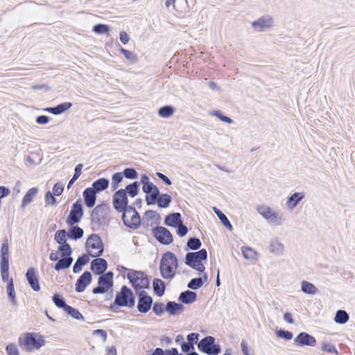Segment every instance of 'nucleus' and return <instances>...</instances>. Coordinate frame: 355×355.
Returning a JSON list of instances; mask_svg holds the SVG:
<instances>
[{
    "label": "nucleus",
    "mask_w": 355,
    "mask_h": 355,
    "mask_svg": "<svg viewBox=\"0 0 355 355\" xmlns=\"http://www.w3.org/2000/svg\"><path fill=\"white\" fill-rule=\"evenodd\" d=\"M120 51L123 54L125 58L130 60L132 63L137 62V55L135 53L123 48H121Z\"/></svg>",
    "instance_id": "55"
},
{
    "label": "nucleus",
    "mask_w": 355,
    "mask_h": 355,
    "mask_svg": "<svg viewBox=\"0 0 355 355\" xmlns=\"http://www.w3.org/2000/svg\"><path fill=\"white\" fill-rule=\"evenodd\" d=\"M67 233L66 230H60L55 232L54 239L55 241L60 245L67 243Z\"/></svg>",
    "instance_id": "46"
},
{
    "label": "nucleus",
    "mask_w": 355,
    "mask_h": 355,
    "mask_svg": "<svg viewBox=\"0 0 355 355\" xmlns=\"http://www.w3.org/2000/svg\"><path fill=\"white\" fill-rule=\"evenodd\" d=\"M159 219V214L153 210L146 211L144 216V220H146L148 222L150 221L151 223H157Z\"/></svg>",
    "instance_id": "42"
},
{
    "label": "nucleus",
    "mask_w": 355,
    "mask_h": 355,
    "mask_svg": "<svg viewBox=\"0 0 355 355\" xmlns=\"http://www.w3.org/2000/svg\"><path fill=\"white\" fill-rule=\"evenodd\" d=\"M138 183L135 182L128 185L124 190L126 191V193H128L131 197L133 198L138 193Z\"/></svg>",
    "instance_id": "48"
},
{
    "label": "nucleus",
    "mask_w": 355,
    "mask_h": 355,
    "mask_svg": "<svg viewBox=\"0 0 355 355\" xmlns=\"http://www.w3.org/2000/svg\"><path fill=\"white\" fill-rule=\"evenodd\" d=\"M277 337L283 338L286 340H291L293 338V334L291 331L279 329L276 331Z\"/></svg>",
    "instance_id": "56"
},
{
    "label": "nucleus",
    "mask_w": 355,
    "mask_h": 355,
    "mask_svg": "<svg viewBox=\"0 0 355 355\" xmlns=\"http://www.w3.org/2000/svg\"><path fill=\"white\" fill-rule=\"evenodd\" d=\"M137 295L138 303L137 307L138 311L141 313H146L152 306L153 298L144 291L137 292Z\"/></svg>",
    "instance_id": "12"
},
{
    "label": "nucleus",
    "mask_w": 355,
    "mask_h": 355,
    "mask_svg": "<svg viewBox=\"0 0 355 355\" xmlns=\"http://www.w3.org/2000/svg\"><path fill=\"white\" fill-rule=\"evenodd\" d=\"M203 285L202 278H193L189 282L187 287L192 290H197Z\"/></svg>",
    "instance_id": "49"
},
{
    "label": "nucleus",
    "mask_w": 355,
    "mask_h": 355,
    "mask_svg": "<svg viewBox=\"0 0 355 355\" xmlns=\"http://www.w3.org/2000/svg\"><path fill=\"white\" fill-rule=\"evenodd\" d=\"M165 310L171 315H175L184 311V306L182 304L170 301L165 306Z\"/></svg>",
    "instance_id": "22"
},
{
    "label": "nucleus",
    "mask_w": 355,
    "mask_h": 355,
    "mask_svg": "<svg viewBox=\"0 0 355 355\" xmlns=\"http://www.w3.org/2000/svg\"><path fill=\"white\" fill-rule=\"evenodd\" d=\"M210 114L216 116L220 121L225 122L228 124H231L233 123L232 119H230L228 116H224L220 110L212 111L211 112H210Z\"/></svg>",
    "instance_id": "52"
},
{
    "label": "nucleus",
    "mask_w": 355,
    "mask_h": 355,
    "mask_svg": "<svg viewBox=\"0 0 355 355\" xmlns=\"http://www.w3.org/2000/svg\"><path fill=\"white\" fill-rule=\"evenodd\" d=\"M73 262V258L71 257H63L62 259L58 261L55 263L54 268L55 270H60L68 268Z\"/></svg>",
    "instance_id": "30"
},
{
    "label": "nucleus",
    "mask_w": 355,
    "mask_h": 355,
    "mask_svg": "<svg viewBox=\"0 0 355 355\" xmlns=\"http://www.w3.org/2000/svg\"><path fill=\"white\" fill-rule=\"evenodd\" d=\"M153 234L156 239L162 244L168 245L173 241V236L166 227H157L154 228Z\"/></svg>",
    "instance_id": "14"
},
{
    "label": "nucleus",
    "mask_w": 355,
    "mask_h": 355,
    "mask_svg": "<svg viewBox=\"0 0 355 355\" xmlns=\"http://www.w3.org/2000/svg\"><path fill=\"white\" fill-rule=\"evenodd\" d=\"M107 268V261L104 259L96 258L91 263L92 270L98 275L103 274Z\"/></svg>",
    "instance_id": "18"
},
{
    "label": "nucleus",
    "mask_w": 355,
    "mask_h": 355,
    "mask_svg": "<svg viewBox=\"0 0 355 355\" xmlns=\"http://www.w3.org/2000/svg\"><path fill=\"white\" fill-rule=\"evenodd\" d=\"M83 216V208L81 202L77 200L74 202L67 218L66 223L68 225H73L78 223Z\"/></svg>",
    "instance_id": "9"
},
{
    "label": "nucleus",
    "mask_w": 355,
    "mask_h": 355,
    "mask_svg": "<svg viewBox=\"0 0 355 355\" xmlns=\"http://www.w3.org/2000/svg\"><path fill=\"white\" fill-rule=\"evenodd\" d=\"M301 290L303 293L309 295H315L318 291L314 284L304 280L302 282Z\"/></svg>",
    "instance_id": "37"
},
{
    "label": "nucleus",
    "mask_w": 355,
    "mask_h": 355,
    "mask_svg": "<svg viewBox=\"0 0 355 355\" xmlns=\"http://www.w3.org/2000/svg\"><path fill=\"white\" fill-rule=\"evenodd\" d=\"M153 286L155 293L161 297L164 294L165 284L160 279H154L153 282Z\"/></svg>",
    "instance_id": "34"
},
{
    "label": "nucleus",
    "mask_w": 355,
    "mask_h": 355,
    "mask_svg": "<svg viewBox=\"0 0 355 355\" xmlns=\"http://www.w3.org/2000/svg\"><path fill=\"white\" fill-rule=\"evenodd\" d=\"M26 277L31 288L35 291H39L40 290V286L39 284V277L35 269L34 268H29L27 270Z\"/></svg>",
    "instance_id": "17"
},
{
    "label": "nucleus",
    "mask_w": 355,
    "mask_h": 355,
    "mask_svg": "<svg viewBox=\"0 0 355 355\" xmlns=\"http://www.w3.org/2000/svg\"><path fill=\"white\" fill-rule=\"evenodd\" d=\"M304 198V194L303 193H294L287 199L286 202V208L293 210Z\"/></svg>",
    "instance_id": "20"
},
{
    "label": "nucleus",
    "mask_w": 355,
    "mask_h": 355,
    "mask_svg": "<svg viewBox=\"0 0 355 355\" xmlns=\"http://www.w3.org/2000/svg\"><path fill=\"white\" fill-rule=\"evenodd\" d=\"M241 252L243 257L248 260H256L257 259V252L250 247H243Z\"/></svg>",
    "instance_id": "41"
},
{
    "label": "nucleus",
    "mask_w": 355,
    "mask_h": 355,
    "mask_svg": "<svg viewBox=\"0 0 355 355\" xmlns=\"http://www.w3.org/2000/svg\"><path fill=\"white\" fill-rule=\"evenodd\" d=\"M105 216L104 207L101 205L96 206L91 214V220L92 223L99 224Z\"/></svg>",
    "instance_id": "21"
},
{
    "label": "nucleus",
    "mask_w": 355,
    "mask_h": 355,
    "mask_svg": "<svg viewBox=\"0 0 355 355\" xmlns=\"http://www.w3.org/2000/svg\"><path fill=\"white\" fill-rule=\"evenodd\" d=\"M128 198L124 189L118 190L113 196V206L119 212H123L128 208Z\"/></svg>",
    "instance_id": "11"
},
{
    "label": "nucleus",
    "mask_w": 355,
    "mask_h": 355,
    "mask_svg": "<svg viewBox=\"0 0 355 355\" xmlns=\"http://www.w3.org/2000/svg\"><path fill=\"white\" fill-rule=\"evenodd\" d=\"M198 348L209 355H218L220 352V346L215 343V338L211 336L202 338L198 343Z\"/></svg>",
    "instance_id": "7"
},
{
    "label": "nucleus",
    "mask_w": 355,
    "mask_h": 355,
    "mask_svg": "<svg viewBox=\"0 0 355 355\" xmlns=\"http://www.w3.org/2000/svg\"><path fill=\"white\" fill-rule=\"evenodd\" d=\"M135 298L132 291L126 286H123L114 299V303L111 307L114 308V306H126L132 308L135 306Z\"/></svg>",
    "instance_id": "3"
},
{
    "label": "nucleus",
    "mask_w": 355,
    "mask_h": 355,
    "mask_svg": "<svg viewBox=\"0 0 355 355\" xmlns=\"http://www.w3.org/2000/svg\"><path fill=\"white\" fill-rule=\"evenodd\" d=\"M58 250L62 252V257H71L72 253L71 248L69 244L67 243L60 244V245L58 247Z\"/></svg>",
    "instance_id": "53"
},
{
    "label": "nucleus",
    "mask_w": 355,
    "mask_h": 355,
    "mask_svg": "<svg viewBox=\"0 0 355 355\" xmlns=\"http://www.w3.org/2000/svg\"><path fill=\"white\" fill-rule=\"evenodd\" d=\"M96 192L90 187L86 188L84 190L83 196L85 203L88 207H92L94 206L96 199Z\"/></svg>",
    "instance_id": "19"
},
{
    "label": "nucleus",
    "mask_w": 355,
    "mask_h": 355,
    "mask_svg": "<svg viewBox=\"0 0 355 355\" xmlns=\"http://www.w3.org/2000/svg\"><path fill=\"white\" fill-rule=\"evenodd\" d=\"M207 252L205 249H201L198 252H188L185 257V263L188 266L207 260Z\"/></svg>",
    "instance_id": "13"
},
{
    "label": "nucleus",
    "mask_w": 355,
    "mask_h": 355,
    "mask_svg": "<svg viewBox=\"0 0 355 355\" xmlns=\"http://www.w3.org/2000/svg\"><path fill=\"white\" fill-rule=\"evenodd\" d=\"M92 278V276L90 272H84L76 282V291L78 293L83 292L91 283Z\"/></svg>",
    "instance_id": "16"
},
{
    "label": "nucleus",
    "mask_w": 355,
    "mask_h": 355,
    "mask_svg": "<svg viewBox=\"0 0 355 355\" xmlns=\"http://www.w3.org/2000/svg\"><path fill=\"white\" fill-rule=\"evenodd\" d=\"M54 196L53 193H52L49 191L46 193L45 201L46 204L50 205H55L57 204V201Z\"/></svg>",
    "instance_id": "61"
},
{
    "label": "nucleus",
    "mask_w": 355,
    "mask_h": 355,
    "mask_svg": "<svg viewBox=\"0 0 355 355\" xmlns=\"http://www.w3.org/2000/svg\"><path fill=\"white\" fill-rule=\"evenodd\" d=\"M113 272L109 271L98 277V286L94 288V294H103L108 291L113 286Z\"/></svg>",
    "instance_id": "8"
},
{
    "label": "nucleus",
    "mask_w": 355,
    "mask_h": 355,
    "mask_svg": "<svg viewBox=\"0 0 355 355\" xmlns=\"http://www.w3.org/2000/svg\"><path fill=\"white\" fill-rule=\"evenodd\" d=\"M123 175L126 178L135 179L137 178V172L132 168H126L123 171Z\"/></svg>",
    "instance_id": "59"
},
{
    "label": "nucleus",
    "mask_w": 355,
    "mask_h": 355,
    "mask_svg": "<svg viewBox=\"0 0 355 355\" xmlns=\"http://www.w3.org/2000/svg\"><path fill=\"white\" fill-rule=\"evenodd\" d=\"M295 345L300 347L309 346L315 347L316 345L315 338L306 332L300 333L294 339Z\"/></svg>",
    "instance_id": "15"
},
{
    "label": "nucleus",
    "mask_w": 355,
    "mask_h": 355,
    "mask_svg": "<svg viewBox=\"0 0 355 355\" xmlns=\"http://www.w3.org/2000/svg\"><path fill=\"white\" fill-rule=\"evenodd\" d=\"M0 270L3 282H9V263L0 264Z\"/></svg>",
    "instance_id": "50"
},
{
    "label": "nucleus",
    "mask_w": 355,
    "mask_h": 355,
    "mask_svg": "<svg viewBox=\"0 0 355 355\" xmlns=\"http://www.w3.org/2000/svg\"><path fill=\"white\" fill-rule=\"evenodd\" d=\"M159 196L155 194L150 193L146 196V201L148 205H154L157 202Z\"/></svg>",
    "instance_id": "62"
},
{
    "label": "nucleus",
    "mask_w": 355,
    "mask_h": 355,
    "mask_svg": "<svg viewBox=\"0 0 355 355\" xmlns=\"http://www.w3.org/2000/svg\"><path fill=\"white\" fill-rule=\"evenodd\" d=\"M88 261L89 257L87 254L79 257L73 266V272L74 273L79 272L82 270L83 266L87 264Z\"/></svg>",
    "instance_id": "35"
},
{
    "label": "nucleus",
    "mask_w": 355,
    "mask_h": 355,
    "mask_svg": "<svg viewBox=\"0 0 355 355\" xmlns=\"http://www.w3.org/2000/svg\"><path fill=\"white\" fill-rule=\"evenodd\" d=\"M322 350L324 352L330 354H338L335 346L329 343H324L322 344Z\"/></svg>",
    "instance_id": "58"
},
{
    "label": "nucleus",
    "mask_w": 355,
    "mask_h": 355,
    "mask_svg": "<svg viewBox=\"0 0 355 355\" xmlns=\"http://www.w3.org/2000/svg\"><path fill=\"white\" fill-rule=\"evenodd\" d=\"M214 210L223 225L225 226L229 230H232L233 227L225 214L216 207H214Z\"/></svg>",
    "instance_id": "40"
},
{
    "label": "nucleus",
    "mask_w": 355,
    "mask_h": 355,
    "mask_svg": "<svg viewBox=\"0 0 355 355\" xmlns=\"http://www.w3.org/2000/svg\"><path fill=\"white\" fill-rule=\"evenodd\" d=\"M72 106V103L69 102L62 103L53 107H47L44 109L46 112L51 113L55 115H58L66 110H69Z\"/></svg>",
    "instance_id": "24"
},
{
    "label": "nucleus",
    "mask_w": 355,
    "mask_h": 355,
    "mask_svg": "<svg viewBox=\"0 0 355 355\" xmlns=\"http://www.w3.org/2000/svg\"><path fill=\"white\" fill-rule=\"evenodd\" d=\"M64 311L76 320H84L83 315L77 309L71 307L69 305L67 306Z\"/></svg>",
    "instance_id": "47"
},
{
    "label": "nucleus",
    "mask_w": 355,
    "mask_h": 355,
    "mask_svg": "<svg viewBox=\"0 0 355 355\" xmlns=\"http://www.w3.org/2000/svg\"><path fill=\"white\" fill-rule=\"evenodd\" d=\"M109 183V180L106 178L98 179L93 182L92 189H94L96 193H99L105 190L108 187Z\"/></svg>",
    "instance_id": "28"
},
{
    "label": "nucleus",
    "mask_w": 355,
    "mask_h": 355,
    "mask_svg": "<svg viewBox=\"0 0 355 355\" xmlns=\"http://www.w3.org/2000/svg\"><path fill=\"white\" fill-rule=\"evenodd\" d=\"M174 113V109L172 106L165 105L160 107L158 110L159 116L164 118H168L172 116Z\"/></svg>",
    "instance_id": "43"
},
{
    "label": "nucleus",
    "mask_w": 355,
    "mask_h": 355,
    "mask_svg": "<svg viewBox=\"0 0 355 355\" xmlns=\"http://www.w3.org/2000/svg\"><path fill=\"white\" fill-rule=\"evenodd\" d=\"M21 347L27 352L37 350L45 344L42 336L34 334L27 333L19 338Z\"/></svg>",
    "instance_id": "2"
},
{
    "label": "nucleus",
    "mask_w": 355,
    "mask_h": 355,
    "mask_svg": "<svg viewBox=\"0 0 355 355\" xmlns=\"http://www.w3.org/2000/svg\"><path fill=\"white\" fill-rule=\"evenodd\" d=\"M201 245L200 240L196 237L189 238L187 243V248L191 250H198L201 247Z\"/></svg>",
    "instance_id": "44"
},
{
    "label": "nucleus",
    "mask_w": 355,
    "mask_h": 355,
    "mask_svg": "<svg viewBox=\"0 0 355 355\" xmlns=\"http://www.w3.org/2000/svg\"><path fill=\"white\" fill-rule=\"evenodd\" d=\"M172 198L167 193H162L157 200V204L159 207L166 208L171 202Z\"/></svg>",
    "instance_id": "38"
},
{
    "label": "nucleus",
    "mask_w": 355,
    "mask_h": 355,
    "mask_svg": "<svg viewBox=\"0 0 355 355\" xmlns=\"http://www.w3.org/2000/svg\"><path fill=\"white\" fill-rule=\"evenodd\" d=\"M257 212L266 220L272 216L275 210L268 205H262L257 207Z\"/></svg>",
    "instance_id": "36"
},
{
    "label": "nucleus",
    "mask_w": 355,
    "mask_h": 355,
    "mask_svg": "<svg viewBox=\"0 0 355 355\" xmlns=\"http://www.w3.org/2000/svg\"><path fill=\"white\" fill-rule=\"evenodd\" d=\"M110 28L107 25L98 24L93 27V31L98 34H104L108 33Z\"/></svg>",
    "instance_id": "54"
},
{
    "label": "nucleus",
    "mask_w": 355,
    "mask_h": 355,
    "mask_svg": "<svg viewBox=\"0 0 355 355\" xmlns=\"http://www.w3.org/2000/svg\"><path fill=\"white\" fill-rule=\"evenodd\" d=\"M6 349L8 355H19V351H18L16 345L14 344H12V343L8 344L6 346Z\"/></svg>",
    "instance_id": "63"
},
{
    "label": "nucleus",
    "mask_w": 355,
    "mask_h": 355,
    "mask_svg": "<svg viewBox=\"0 0 355 355\" xmlns=\"http://www.w3.org/2000/svg\"><path fill=\"white\" fill-rule=\"evenodd\" d=\"M210 114L216 116L220 121L225 122L228 124H231L233 123L232 119H230L228 116H224L220 110L212 111L211 112H210Z\"/></svg>",
    "instance_id": "51"
},
{
    "label": "nucleus",
    "mask_w": 355,
    "mask_h": 355,
    "mask_svg": "<svg viewBox=\"0 0 355 355\" xmlns=\"http://www.w3.org/2000/svg\"><path fill=\"white\" fill-rule=\"evenodd\" d=\"M348 313L343 310H338L336 313L334 321L337 324H343L349 320Z\"/></svg>",
    "instance_id": "39"
},
{
    "label": "nucleus",
    "mask_w": 355,
    "mask_h": 355,
    "mask_svg": "<svg viewBox=\"0 0 355 355\" xmlns=\"http://www.w3.org/2000/svg\"><path fill=\"white\" fill-rule=\"evenodd\" d=\"M9 263V247L8 240L6 237L3 239L1 247V262L0 264Z\"/></svg>",
    "instance_id": "25"
},
{
    "label": "nucleus",
    "mask_w": 355,
    "mask_h": 355,
    "mask_svg": "<svg viewBox=\"0 0 355 355\" xmlns=\"http://www.w3.org/2000/svg\"><path fill=\"white\" fill-rule=\"evenodd\" d=\"M177 230L176 232L180 237L184 236L188 232V228L186 225H184L182 221L176 226Z\"/></svg>",
    "instance_id": "60"
},
{
    "label": "nucleus",
    "mask_w": 355,
    "mask_h": 355,
    "mask_svg": "<svg viewBox=\"0 0 355 355\" xmlns=\"http://www.w3.org/2000/svg\"><path fill=\"white\" fill-rule=\"evenodd\" d=\"M85 246L89 254L92 257H98L103 252V245L98 234H92L87 239Z\"/></svg>",
    "instance_id": "5"
},
{
    "label": "nucleus",
    "mask_w": 355,
    "mask_h": 355,
    "mask_svg": "<svg viewBox=\"0 0 355 355\" xmlns=\"http://www.w3.org/2000/svg\"><path fill=\"white\" fill-rule=\"evenodd\" d=\"M122 220L125 226L132 230H137L141 224L140 216L132 206L123 211Z\"/></svg>",
    "instance_id": "6"
},
{
    "label": "nucleus",
    "mask_w": 355,
    "mask_h": 355,
    "mask_svg": "<svg viewBox=\"0 0 355 355\" xmlns=\"http://www.w3.org/2000/svg\"><path fill=\"white\" fill-rule=\"evenodd\" d=\"M67 232V236L73 240H78L83 237L84 232L82 228L78 226L71 225Z\"/></svg>",
    "instance_id": "29"
},
{
    "label": "nucleus",
    "mask_w": 355,
    "mask_h": 355,
    "mask_svg": "<svg viewBox=\"0 0 355 355\" xmlns=\"http://www.w3.org/2000/svg\"><path fill=\"white\" fill-rule=\"evenodd\" d=\"M153 311L157 315H162L165 310L164 304L160 302H155L153 306Z\"/></svg>",
    "instance_id": "57"
},
{
    "label": "nucleus",
    "mask_w": 355,
    "mask_h": 355,
    "mask_svg": "<svg viewBox=\"0 0 355 355\" xmlns=\"http://www.w3.org/2000/svg\"><path fill=\"white\" fill-rule=\"evenodd\" d=\"M37 193V188L30 189L24 196L21 202V207L24 209L27 204L31 202Z\"/></svg>",
    "instance_id": "33"
},
{
    "label": "nucleus",
    "mask_w": 355,
    "mask_h": 355,
    "mask_svg": "<svg viewBox=\"0 0 355 355\" xmlns=\"http://www.w3.org/2000/svg\"><path fill=\"white\" fill-rule=\"evenodd\" d=\"M53 302L58 308L66 309L68 304L65 303L64 298L58 293L54 294L53 296Z\"/></svg>",
    "instance_id": "45"
},
{
    "label": "nucleus",
    "mask_w": 355,
    "mask_h": 355,
    "mask_svg": "<svg viewBox=\"0 0 355 355\" xmlns=\"http://www.w3.org/2000/svg\"><path fill=\"white\" fill-rule=\"evenodd\" d=\"M178 267V259L173 252H167L162 255L159 263V272L162 278L165 279L173 278Z\"/></svg>",
    "instance_id": "1"
},
{
    "label": "nucleus",
    "mask_w": 355,
    "mask_h": 355,
    "mask_svg": "<svg viewBox=\"0 0 355 355\" xmlns=\"http://www.w3.org/2000/svg\"><path fill=\"white\" fill-rule=\"evenodd\" d=\"M64 187L63 185L58 182L53 187V193L55 196H60L63 191Z\"/></svg>",
    "instance_id": "64"
},
{
    "label": "nucleus",
    "mask_w": 355,
    "mask_h": 355,
    "mask_svg": "<svg viewBox=\"0 0 355 355\" xmlns=\"http://www.w3.org/2000/svg\"><path fill=\"white\" fill-rule=\"evenodd\" d=\"M269 250L277 256H282L284 253V245L277 239L270 242Z\"/></svg>",
    "instance_id": "23"
},
{
    "label": "nucleus",
    "mask_w": 355,
    "mask_h": 355,
    "mask_svg": "<svg viewBox=\"0 0 355 355\" xmlns=\"http://www.w3.org/2000/svg\"><path fill=\"white\" fill-rule=\"evenodd\" d=\"M197 295L191 291L182 292L179 296V301L184 304H191L196 300Z\"/></svg>",
    "instance_id": "26"
},
{
    "label": "nucleus",
    "mask_w": 355,
    "mask_h": 355,
    "mask_svg": "<svg viewBox=\"0 0 355 355\" xmlns=\"http://www.w3.org/2000/svg\"><path fill=\"white\" fill-rule=\"evenodd\" d=\"M181 222V214L178 212L167 215L164 220V223L171 227H176Z\"/></svg>",
    "instance_id": "27"
},
{
    "label": "nucleus",
    "mask_w": 355,
    "mask_h": 355,
    "mask_svg": "<svg viewBox=\"0 0 355 355\" xmlns=\"http://www.w3.org/2000/svg\"><path fill=\"white\" fill-rule=\"evenodd\" d=\"M267 221L272 225L279 226L285 222V218L281 213L275 211Z\"/></svg>",
    "instance_id": "32"
},
{
    "label": "nucleus",
    "mask_w": 355,
    "mask_h": 355,
    "mask_svg": "<svg viewBox=\"0 0 355 355\" xmlns=\"http://www.w3.org/2000/svg\"><path fill=\"white\" fill-rule=\"evenodd\" d=\"M274 26V19L272 16L265 15L259 17L251 24L254 31L263 32L271 28Z\"/></svg>",
    "instance_id": "10"
},
{
    "label": "nucleus",
    "mask_w": 355,
    "mask_h": 355,
    "mask_svg": "<svg viewBox=\"0 0 355 355\" xmlns=\"http://www.w3.org/2000/svg\"><path fill=\"white\" fill-rule=\"evenodd\" d=\"M129 279L135 291L147 288L149 286V280L147 275L141 272L134 270H129L127 274Z\"/></svg>",
    "instance_id": "4"
},
{
    "label": "nucleus",
    "mask_w": 355,
    "mask_h": 355,
    "mask_svg": "<svg viewBox=\"0 0 355 355\" xmlns=\"http://www.w3.org/2000/svg\"><path fill=\"white\" fill-rule=\"evenodd\" d=\"M6 291L8 294V297L10 300L11 304L14 306H16L17 304V301L16 299V295L14 288V283L12 278L10 279L8 285L6 286Z\"/></svg>",
    "instance_id": "31"
}]
</instances>
